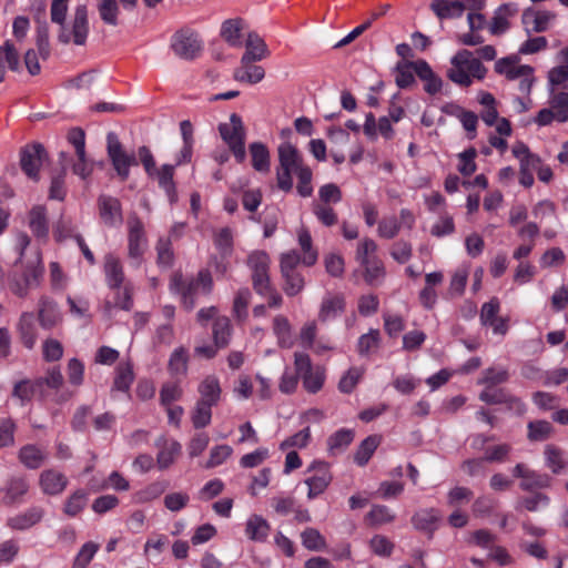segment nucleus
Listing matches in <instances>:
<instances>
[{
	"instance_id": "680f3d73",
	"label": "nucleus",
	"mask_w": 568,
	"mask_h": 568,
	"mask_svg": "<svg viewBox=\"0 0 568 568\" xmlns=\"http://www.w3.org/2000/svg\"><path fill=\"white\" fill-rule=\"evenodd\" d=\"M549 108L554 110V113L557 115L558 122L568 121V93L567 92H557L552 93Z\"/></svg>"
},
{
	"instance_id": "393cba45",
	"label": "nucleus",
	"mask_w": 568,
	"mask_h": 568,
	"mask_svg": "<svg viewBox=\"0 0 568 568\" xmlns=\"http://www.w3.org/2000/svg\"><path fill=\"white\" fill-rule=\"evenodd\" d=\"M245 47L246 50L241 58V64L261 61L270 55L266 43L258 34L254 32L248 33Z\"/></svg>"
},
{
	"instance_id": "4c0bfd02",
	"label": "nucleus",
	"mask_w": 568,
	"mask_h": 568,
	"mask_svg": "<svg viewBox=\"0 0 568 568\" xmlns=\"http://www.w3.org/2000/svg\"><path fill=\"white\" fill-rule=\"evenodd\" d=\"M243 29V20L240 18L227 19L222 23L221 37L231 47H241V31Z\"/></svg>"
},
{
	"instance_id": "4468645a",
	"label": "nucleus",
	"mask_w": 568,
	"mask_h": 568,
	"mask_svg": "<svg viewBox=\"0 0 568 568\" xmlns=\"http://www.w3.org/2000/svg\"><path fill=\"white\" fill-rule=\"evenodd\" d=\"M513 476L521 479L519 487L524 491L548 488L551 484V478L547 474L537 473L523 463L513 468Z\"/></svg>"
},
{
	"instance_id": "9d476101",
	"label": "nucleus",
	"mask_w": 568,
	"mask_h": 568,
	"mask_svg": "<svg viewBox=\"0 0 568 568\" xmlns=\"http://www.w3.org/2000/svg\"><path fill=\"white\" fill-rule=\"evenodd\" d=\"M270 264V256L264 251H254L247 257V266L252 273V286L256 294H264L270 291V285L272 284Z\"/></svg>"
},
{
	"instance_id": "6e6552de",
	"label": "nucleus",
	"mask_w": 568,
	"mask_h": 568,
	"mask_svg": "<svg viewBox=\"0 0 568 568\" xmlns=\"http://www.w3.org/2000/svg\"><path fill=\"white\" fill-rule=\"evenodd\" d=\"M294 366L307 393L316 394L323 388L326 378L325 369L321 366L314 367L306 353L294 354Z\"/></svg>"
},
{
	"instance_id": "338daca9",
	"label": "nucleus",
	"mask_w": 568,
	"mask_h": 568,
	"mask_svg": "<svg viewBox=\"0 0 568 568\" xmlns=\"http://www.w3.org/2000/svg\"><path fill=\"white\" fill-rule=\"evenodd\" d=\"M379 345V332L377 329H371L367 334L359 337L357 343V351L359 355L366 356L371 352L378 348Z\"/></svg>"
},
{
	"instance_id": "603ef678",
	"label": "nucleus",
	"mask_w": 568,
	"mask_h": 568,
	"mask_svg": "<svg viewBox=\"0 0 568 568\" xmlns=\"http://www.w3.org/2000/svg\"><path fill=\"white\" fill-rule=\"evenodd\" d=\"M251 291L247 287L241 288L236 292L233 300V315L240 322L245 321L248 313L247 307L251 302Z\"/></svg>"
},
{
	"instance_id": "4d7b16f0",
	"label": "nucleus",
	"mask_w": 568,
	"mask_h": 568,
	"mask_svg": "<svg viewBox=\"0 0 568 568\" xmlns=\"http://www.w3.org/2000/svg\"><path fill=\"white\" fill-rule=\"evenodd\" d=\"M212 407L211 405L196 400L195 406L191 414V420L194 428H204L211 424L212 419Z\"/></svg>"
},
{
	"instance_id": "f257e3e1",
	"label": "nucleus",
	"mask_w": 568,
	"mask_h": 568,
	"mask_svg": "<svg viewBox=\"0 0 568 568\" xmlns=\"http://www.w3.org/2000/svg\"><path fill=\"white\" fill-rule=\"evenodd\" d=\"M170 292L180 295L182 307L191 312L196 306L199 294L210 295L213 291V278L207 270H201L196 276L184 278L183 274L175 272L172 274Z\"/></svg>"
},
{
	"instance_id": "7ed1b4c3",
	"label": "nucleus",
	"mask_w": 568,
	"mask_h": 568,
	"mask_svg": "<svg viewBox=\"0 0 568 568\" xmlns=\"http://www.w3.org/2000/svg\"><path fill=\"white\" fill-rule=\"evenodd\" d=\"M278 166L276 169L277 186L284 192H290L293 187L292 173L305 168L303 156L300 151L290 142H284L277 148Z\"/></svg>"
},
{
	"instance_id": "dca6fc26",
	"label": "nucleus",
	"mask_w": 568,
	"mask_h": 568,
	"mask_svg": "<svg viewBox=\"0 0 568 568\" xmlns=\"http://www.w3.org/2000/svg\"><path fill=\"white\" fill-rule=\"evenodd\" d=\"M556 14L547 10H535L531 8L526 9L521 14V23L525 31L530 34L531 32L540 33L549 29Z\"/></svg>"
},
{
	"instance_id": "de8ad7c7",
	"label": "nucleus",
	"mask_w": 568,
	"mask_h": 568,
	"mask_svg": "<svg viewBox=\"0 0 568 568\" xmlns=\"http://www.w3.org/2000/svg\"><path fill=\"white\" fill-rule=\"evenodd\" d=\"M416 61L398 62L395 68V82L400 89H406L415 83L414 73L417 74Z\"/></svg>"
},
{
	"instance_id": "c03bdc74",
	"label": "nucleus",
	"mask_w": 568,
	"mask_h": 568,
	"mask_svg": "<svg viewBox=\"0 0 568 568\" xmlns=\"http://www.w3.org/2000/svg\"><path fill=\"white\" fill-rule=\"evenodd\" d=\"M544 455L546 465L552 471V474H560L568 465L564 450L555 445H547L545 447Z\"/></svg>"
},
{
	"instance_id": "1a4fd4ad",
	"label": "nucleus",
	"mask_w": 568,
	"mask_h": 568,
	"mask_svg": "<svg viewBox=\"0 0 568 568\" xmlns=\"http://www.w3.org/2000/svg\"><path fill=\"white\" fill-rule=\"evenodd\" d=\"M170 47L180 59L192 61L201 54L203 41L197 32L189 28H183L172 36Z\"/></svg>"
},
{
	"instance_id": "37998d69",
	"label": "nucleus",
	"mask_w": 568,
	"mask_h": 568,
	"mask_svg": "<svg viewBox=\"0 0 568 568\" xmlns=\"http://www.w3.org/2000/svg\"><path fill=\"white\" fill-rule=\"evenodd\" d=\"M364 268V280L371 286H377L385 277V267L377 256H372V261L361 265Z\"/></svg>"
},
{
	"instance_id": "a18cd8bd",
	"label": "nucleus",
	"mask_w": 568,
	"mask_h": 568,
	"mask_svg": "<svg viewBox=\"0 0 568 568\" xmlns=\"http://www.w3.org/2000/svg\"><path fill=\"white\" fill-rule=\"evenodd\" d=\"M381 444V438L377 435H371L366 437L357 447V450L354 455V462L358 466H365L375 450L377 449L378 445Z\"/></svg>"
},
{
	"instance_id": "423d86ee",
	"label": "nucleus",
	"mask_w": 568,
	"mask_h": 568,
	"mask_svg": "<svg viewBox=\"0 0 568 568\" xmlns=\"http://www.w3.org/2000/svg\"><path fill=\"white\" fill-rule=\"evenodd\" d=\"M219 132L223 141L229 145L237 162L245 160V129L239 114L232 113L230 122L221 123Z\"/></svg>"
},
{
	"instance_id": "39448f33",
	"label": "nucleus",
	"mask_w": 568,
	"mask_h": 568,
	"mask_svg": "<svg viewBox=\"0 0 568 568\" xmlns=\"http://www.w3.org/2000/svg\"><path fill=\"white\" fill-rule=\"evenodd\" d=\"M106 154L121 181H126L130 176V168L139 164L134 153L125 151L114 132L106 134Z\"/></svg>"
},
{
	"instance_id": "9b49d317",
	"label": "nucleus",
	"mask_w": 568,
	"mask_h": 568,
	"mask_svg": "<svg viewBox=\"0 0 568 568\" xmlns=\"http://www.w3.org/2000/svg\"><path fill=\"white\" fill-rule=\"evenodd\" d=\"M517 63L518 58L516 55L501 58L496 61L495 71L506 75L508 80L521 79L520 90L529 91L534 69L529 65H518Z\"/></svg>"
},
{
	"instance_id": "864d4df0",
	"label": "nucleus",
	"mask_w": 568,
	"mask_h": 568,
	"mask_svg": "<svg viewBox=\"0 0 568 568\" xmlns=\"http://www.w3.org/2000/svg\"><path fill=\"white\" fill-rule=\"evenodd\" d=\"M298 243L303 251L302 263L306 266L314 265L317 261V252L313 248L312 236L306 229L300 230Z\"/></svg>"
},
{
	"instance_id": "2f4dec72",
	"label": "nucleus",
	"mask_w": 568,
	"mask_h": 568,
	"mask_svg": "<svg viewBox=\"0 0 568 568\" xmlns=\"http://www.w3.org/2000/svg\"><path fill=\"white\" fill-rule=\"evenodd\" d=\"M47 456L48 453L43 448L33 444L22 446L18 453L20 463L29 469L40 468L44 464Z\"/></svg>"
},
{
	"instance_id": "a19ab883",
	"label": "nucleus",
	"mask_w": 568,
	"mask_h": 568,
	"mask_svg": "<svg viewBox=\"0 0 568 568\" xmlns=\"http://www.w3.org/2000/svg\"><path fill=\"white\" fill-rule=\"evenodd\" d=\"M265 77V71L262 67L248 62L247 64H241L240 68L235 69L233 78L240 82H247L255 84L261 82Z\"/></svg>"
},
{
	"instance_id": "ddd939ff",
	"label": "nucleus",
	"mask_w": 568,
	"mask_h": 568,
	"mask_svg": "<svg viewBox=\"0 0 568 568\" xmlns=\"http://www.w3.org/2000/svg\"><path fill=\"white\" fill-rule=\"evenodd\" d=\"M47 159V152L42 144L33 143L26 145L20 153V165L28 178L39 180V170Z\"/></svg>"
},
{
	"instance_id": "6ab92c4d",
	"label": "nucleus",
	"mask_w": 568,
	"mask_h": 568,
	"mask_svg": "<svg viewBox=\"0 0 568 568\" xmlns=\"http://www.w3.org/2000/svg\"><path fill=\"white\" fill-rule=\"evenodd\" d=\"M28 226L32 234L41 241L49 236V220L43 205H34L28 213Z\"/></svg>"
},
{
	"instance_id": "f704fd0d",
	"label": "nucleus",
	"mask_w": 568,
	"mask_h": 568,
	"mask_svg": "<svg viewBox=\"0 0 568 568\" xmlns=\"http://www.w3.org/2000/svg\"><path fill=\"white\" fill-rule=\"evenodd\" d=\"M214 345L217 348H225L231 341L232 324L229 317L219 316L214 320L212 329Z\"/></svg>"
},
{
	"instance_id": "aec40b11",
	"label": "nucleus",
	"mask_w": 568,
	"mask_h": 568,
	"mask_svg": "<svg viewBox=\"0 0 568 568\" xmlns=\"http://www.w3.org/2000/svg\"><path fill=\"white\" fill-rule=\"evenodd\" d=\"M45 16V3L40 1L37 10L36 21L37 26V48L42 59H48L50 55V42H49V26Z\"/></svg>"
},
{
	"instance_id": "09e8293b",
	"label": "nucleus",
	"mask_w": 568,
	"mask_h": 568,
	"mask_svg": "<svg viewBox=\"0 0 568 568\" xmlns=\"http://www.w3.org/2000/svg\"><path fill=\"white\" fill-rule=\"evenodd\" d=\"M250 153L252 156V166L258 172L270 171V152L265 144L254 142L250 145Z\"/></svg>"
},
{
	"instance_id": "412c9836",
	"label": "nucleus",
	"mask_w": 568,
	"mask_h": 568,
	"mask_svg": "<svg viewBox=\"0 0 568 568\" xmlns=\"http://www.w3.org/2000/svg\"><path fill=\"white\" fill-rule=\"evenodd\" d=\"M197 393L199 402L213 407L216 406L222 396V388L219 378L214 375L204 377L197 386Z\"/></svg>"
},
{
	"instance_id": "f8f14e48",
	"label": "nucleus",
	"mask_w": 568,
	"mask_h": 568,
	"mask_svg": "<svg viewBox=\"0 0 568 568\" xmlns=\"http://www.w3.org/2000/svg\"><path fill=\"white\" fill-rule=\"evenodd\" d=\"M307 471L313 473L312 476L305 479V484L308 486L307 497L314 499L326 490L333 476L329 471V465L322 460L313 462Z\"/></svg>"
},
{
	"instance_id": "4be33fe9",
	"label": "nucleus",
	"mask_w": 568,
	"mask_h": 568,
	"mask_svg": "<svg viewBox=\"0 0 568 568\" xmlns=\"http://www.w3.org/2000/svg\"><path fill=\"white\" fill-rule=\"evenodd\" d=\"M345 310V297L343 294H326L321 303L318 320L323 323L339 316Z\"/></svg>"
},
{
	"instance_id": "58836bf2",
	"label": "nucleus",
	"mask_w": 568,
	"mask_h": 568,
	"mask_svg": "<svg viewBox=\"0 0 568 568\" xmlns=\"http://www.w3.org/2000/svg\"><path fill=\"white\" fill-rule=\"evenodd\" d=\"M133 381L134 373L132 365L129 362L121 363L115 369V377L111 390L126 393L129 392Z\"/></svg>"
},
{
	"instance_id": "6e6d98bb",
	"label": "nucleus",
	"mask_w": 568,
	"mask_h": 568,
	"mask_svg": "<svg viewBox=\"0 0 568 568\" xmlns=\"http://www.w3.org/2000/svg\"><path fill=\"white\" fill-rule=\"evenodd\" d=\"M302 545L312 551H320L326 548V540L320 530L308 527L301 534Z\"/></svg>"
},
{
	"instance_id": "bb28decb",
	"label": "nucleus",
	"mask_w": 568,
	"mask_h": 568,
	"mask_svg": "<svg viewBox=\"0 0 568 568\" xmlns=\"http://www.w3.org/2000/svg\"><path fill=\"white\" fill-rule=\"evenodd\" d=\"M39 484L44 494L59 495L65 489L68 479L55 469H47L41 473Z\"/></svg>"
},
{
	"instance_id": "ea45409f",
	"label": "nucleus",
	"mask_w": 568,
	"mask_h": 568,
	"mask_svg": "<svg viewBox=\"0 0 568 568\" xmlns=\"http://www.w3.org/2000/svg\"><path fill=\"white\" fill-rule=\"evenodd\" d=\"M352 429L342 428L327 438V448L331 455H337L344 452L354 439Z\"/></svg>"
},
{
	"instance_id": "3c124183",
	"label": "nucleus",
	"mask_w": 568,
	"mask_h": 568,
	"mask_svg": "<svg viewBox=\"0 0 568 568\" xmlns=\"http://www.w3.org/2000/svg\"><path fill=\"white\" fill-rule=\"evenodd\" d=\"M281 275L284 280L283 291L287 296H296L304 290L305 280L300 272H283Z\"/></svg>"
},
{
	"instance_id": "f03ea898",
	"label": "nucleus",
	"mask_w": 568,
	"mask_h": 568,
	"mask_svg": "<svg viewBox=\"0 0 568 568\" xmlns=\"http://www.w3.org/2000/svg\"><path fill=\"white\" fill-rule=\"evenodd\" d=\"M452 67L447 71V78L460 85L468 88L473 79L483 80L487 73V68L479 58H475L469 50H459L450 60Z\"/></svg>"
},
{
	"instance_id": "a211bd4d",
	"label": "nucleus",
	"mask_w": 568,
	"mask_h": 568,
	"mask_svg": "<svg viewBox=\"0 0 568 568\" xmlns=\"http://www.w3.org/2000/svg\"><path fill=\"white\" fill-rule=\"evenodd\" d=\"M44 516L43 508L33 506L26 511L17 514L7 519V526L12 530H27L42 520Z\"/></svg>"
},
{
	"instance_id": "b1692460",
	"label": "nucleus",
	"mask_w": 568,
	"mask_h": 568,
	"mask_svg": "<svg viewBox=\"0 0 568 568\" xmlns=\"http://www.w3.org/2000/svg\"><path fill=\"white\" fill-rule=\"evenodd\" d=\"M155 446L160 448L156 456V463L160 469L169 468L175 460L176 456L181 454V444L174 439H165L160 437L155 442Z\"/></svg>"
},
{
	"instance_id": "8fccbe9b",
	"label": "nucleus",
	"mask_w": 568,
	"mask_h": 568,
	"mask_svg": "<svg viewBox=\"0 0 568 568\" xmlns=\"http://www.w3.org/2000/svg\"><path fill=\"white\" fill-rule=\"evenodd\" d=\"M19 332L23 345L31 349L34 346L37 339L33 314L26 313L21 316L19 323Z\"/></svg>"
},
{
	"instance_id": "7c9ffc66",
	"label": "nucleus",
	"mask_w": 568,
	"mask_h": 568,
	"mask_svg": "<svg viewBox=\"0 0 568 568\" xmlns=\"http://www.w3.org/2000/svg\"><path fill=\"white\" fill-rule=\"evenodd\" d=\"M38 316L40 325L44 329L53 328L62 320L57 303L48 297H42L40 300Z\"/></svg>"
},
{
	"instance_id": "49530a36",
	"label": "nucleus",
	"mask_w": 568,
	"mask_h": 568,
	"mask_svg": "<svg viewBox=\"0 0 568 568\" xmlns=\"http://www.w3.org/2000/svg\"><path fill=\"white\" fill-rule=\"evenodd\" d=\"M6 64H8L9 69L12 71L19 68V55L10 41H7L3 47H0V82L4 80Z\"/></svg>"
},
{
	"instance_id": "20e7f679",
	"label": "nucleus",
	"mask_w": 568,
	"mask_h": 568,
	"mask_svg": "<svg viewBox=\"0 0 568 568\" xmlns=\"http://www.w3.org/2000/svg\"><path fill=\"white\" fill-rule=\"evenodd\" d=\"M89 30L88 8L85 4H79L74 8L71 21L59 26L57 38L62 44L73 43L82 47L87 43Z\"/></svg>"
},
{
	"instance_id": "bf43d9fd",
	"label": "nucleus",
	"mask_w": 568,
	"mask_h": 568,
	"mask_svg": "<svg viewBox=\"0 0 568 568\" xmlns=\"http://www.w3.org/2000/svg\"><path fill=\"white\" fill-rule=\"evenodd\" d=\"M98 11L104 23L113 27L118 26L120 9L116 0H101L98 4Z\"/></svg>"
},
{
	"instance_id": "cd10ccee",
	"label": "nucleus",
	"mask_w": 568,
	"mask_h": 568,
	"mask_svg": "<svg viewBox=\"0 0 568 568\" xmlns=\"http://www.w3.org/2000/svg\"><path fill=\"white\" fill-rule=\"evenodd\" d=\"M28 490L29 484L24 477L14 476L9 478L3 488L4 497L2 499V504L12 506L20 503Z\"/></svg>"
},
{
	"instance_id": "e2e57ef3",
	"label": "nucleus",
	"mask_w": 568,
	"mask_h": 568,
	"mask_svg": "<svg viewBox=\"0 0 568 568\" xmlns=\"http://www.w3.org/2000/svg\"><path fill=\"white\" fill-rule=\"evenodd\" d=\"M214 244L222 257H230L233 252V233L230 227L221 229L214 237Z\"/></svg>"
},
{
	"instance_id": "5701e85b",
	"label": "nucleus",
	"mask_w": 568,
	"mask_h": 568,
	"mask_svg": "<svg viewBox=\"0 0 568 568\" xmlns=\"http://www.w3.org/2000/svg\"><path fill=\"white\" fill-rule=\"evenodd\" d=\"M479 399L486 404H508L509 408H514L518 412L525 410V404L517 397L508 395L504 389H494L493 387H486L480 394Z\"/></svg>"
},
{
	"instance_id": "a878e982",
	"label": "nucleus",
	"mask_w": 568,
	"mask_h": 568,
	"mask_svg": "<svg viewBox=\"0 0 568 568\" xmlns=\"http://www.w3.org/2000/svg\"><path fill=\"white\" fill-rule=\"evenodd\" d=\"M517 12L518 6L516 3L501 4L494 13L489 24V32L494 36L505 33L510 27L508 18L515 16Z\"/></svg>"
},
{
	"instance_id": "0eeeda50",
	"label": "nucleus",
	"mask_w": 568,
	"mask_h": 568,
	"mask_svg": "<svg viewBox=\"0 0 568 568\" xmlns=\"http://www.w3.org/2000/svg\"><path fill=\"white\" fill-rule=\"evenodd\" d=\"M128 256L133 266L139 267L148 248L144 224L136 213L128 217Z\"/></svg>"
},
{
	"instance_id": "c9c22d12",
	"label": "nucleus",
	"mask_w": 568,
	"mask_h": 568,
	"mask_svg": "<svg viewBox=\"0 0 568 568\" xmlns=\"http://www.w3.org/2000/svg\"><path fill=\"white\" fill-rule=\"evenodd\" d=\"M189 369V353L184 346L175 348L169 358L168 371L172 376H185Z\"/></svg>"
},
{
	"instance_id": "f3484780",
	"label": "nucleus",
	"mask_w": 568,
	"mask_h": 568,
	"mask_svg": "<svg viewBox=\"0 0 568 568\" xmlns=\"http://www.w3.org/2000/svg\"><path fill=\"white\" fill-rule=\"evenodd\" d=\"M440 513L436 508H424L417 510L412 517V524L416 530L426 532L432 538L438 527Z\"/></svg>"
},
{
	"instance_id": "c85d7f7f",
	"label": "nucleus",
	"mask_w": 568,
	"mask_h": 568,
	"mask_svg": "<svg viewBox=\"0 0 568 568\" xmlns=\"http://www.w3.org/2000/svg\"><path fill=\"white\" fill-rule=\"evenodd\" d=\"M429 7L439 20L459 18L466 9L459 0H433Z\"/></svg>"
},
{
	"instance_id": "5fc2aeb1",
	"label": "nucleus",
	"mask_w": 568,
	"mask_h": 568,
	"mask_svg": "<svg viewBox=\"0 0 568 568\" xmlns=\"http://www.w3.org/2000/svg\"><path fill=\"white\" fill-rule=\"evenodd\" d=\"M550 504V498L548 495L536 491L529 496L523 497L518 501V506L526 509L530 513H537L546 507H548Z\"/></svg>"
},
{
	"instance_id": "774afa93",
	"label": "nucleus",
	"mask_w": 568,
	"mask_h": 568,
	"mask_svg": "<svg viewBox=\"0 0 568 568\" xmlns=\"http://www.w3.org/2000/svg\"><path fill=\"white\" fill-rule=\"evenodd\" d=\"M98 550V544L93 541L85 542L74 558L73 568H87Z\"/></svg>"
},
{
	"instance_id": "2eb2a0df",
	"label": "nucleus",
	"mask_w": 568,
	"mask_h": 568,
	"mask_svg": "<svg viewBox=\"0 0 568 568\" xmlns=\"http://www.w3.org/2000/svg\"><path fill=\"white\" fill-rule=\"evenodd\" d=\"M99 216L109 227H118L123 222L122 205L119 199L102 194L98 199Z\"/></svg>"
},
{
	"instance_id": "052dcab7",
	"label": "nucleus",
	"mask_w": 568,
	"mask_h": 568,
	"mask_svg": "<svg viewBox=\"0 0 568 568\" xmlns=\"http://www.w3.org/2000/svg\"><path fill=\"white\" fill-rule=\"evenodd\" d=\"M449 108H452V109H454L456 111V112H453V113L456 114L459 118L464 129L471 133L469 135V139H474L475 138L476 128H477V122H478L477 115L474 112H471V111H465L460 106L454 105V104H449V105L445 106L444 110L446 112H449L448 111Z\"/></svg>"
},
{
	"instance_id": "e433bc0d",
	"label": "nucleus",
	"mask_w": 568,
	"mask_h": 568,
	"mask_svg": "<svg viewBox=\"0 0 568 568\" xmlns=\"http://www.w3.org/2000/svg\"><path fill=\"white\" fill-rule=\"evenodd\" d=\"M273 332L280 347L290 348L293 346L292 326L284 315H276L273 320Z\"/></svg>"
},
{
	"instance_id": "72a5a7b5",
	"label": "nucleus",
	"mask_w": 568,
	"mask_h": 568,
	"mask_svg": "<svg viewBox=\"0 0 568 568\" xmlns=\"http://www.w3.org/2000/svg\"><path fill=\"white\" fill-rule=\"evenodd\" d=\"M417 77L425 82L424 90L434 95L438 93L443 88V80L434 73L430 65L425 60H417Z\"/></svg>"
},
{
	"instance_id": "473e14b6",
	"label": "nucleus",
	"mask_w": 568,
	"mask_h": 568,
	"mask_svg": "<svg viewBox=\"0 0 568 568\" xmlns=\"http://www.w3.org/2000/svg\"><path fill=\"white\" fill-rule=\"evenodd\" d=\"M175 165L163 164L160 169L154 172L159 186L164 190L171 204L178 201L176 186L173 181Z\"/></svg>"
},
{
	"instance_id": "c756f323",
	"label": "nucleus",
	"mask_w": 568,
	"mask_h": 568,
	"mask_svg": "<svg viewBox=\"0 0 568 568\" xmlns=\"http://www.w3.org/2000/svg\"><path fill=\"white\" fill-rule=\"evenodd\" d=\"M104 274L111 290H119L123 285L125 278L123 266L113 254H108L104 257Z\"/></svg>"
},
{
	"instance_id": "79ce46f5",
	"label": "nucleus",
	"mask_w": 568,
	"mask_h": 568,
	"mask_svg": "<svg viewBox=\"0 0 568 568\" xmlns=\"http://www.w3.org/2000/svg\"><path fill=\"white\" fill-rule=\"evenodd\" d=\"M268 523L258 515L248 518L246 523L245 532L251 540L264 541L270 532Z\"/></svg>"
},
{
	"instance_id": "0e129e2a",
	"label": "nucleus",
	"mask_w": 568,
	"mask_h": 568,
	"mask_svg": "<svg viewBox=\"0 0 568 568\" xmlns=\"http://www.w3.org/2000/svg\"><path fill=\"white\" fill-rule=\"evenodd\" d=\"M364 374L363 368L352 367L342 376L338 383L339 392L351 394Z\"/></svg>"
},
{
	"instance_id": "69168bd1",
	"label": "nucleus",
	"mask_w": 568,
	"mask_h": 568,
	"mask_svg": "<svg viewBox=\"0 0 568 568\" xmlns=\"http://www.w3.org/2000/svg\"><path fill=\"white\" fill-rule=\"evenodd\" d=\"M552 433V425L547 420H536L528 424V438L541 442L549 438Z\"/></svg>"
},
{
	"instance_id": "13d9d810",
	"label": "nucleus",
	"mask_w": 568,
	"mask_h": 568,
	"mask_svg": "<svg viewBox=\"0 0 568 568\" xmlns=\"http://www.w3.org/2000/svg\"><path fill=\"white\" fill-rule=\"evenodd\" d=\"M156 250V262L162 267H171L174 262V253L172 248L171 239L160 237L155 245Z\"/></svg>"
}]
</instances>
